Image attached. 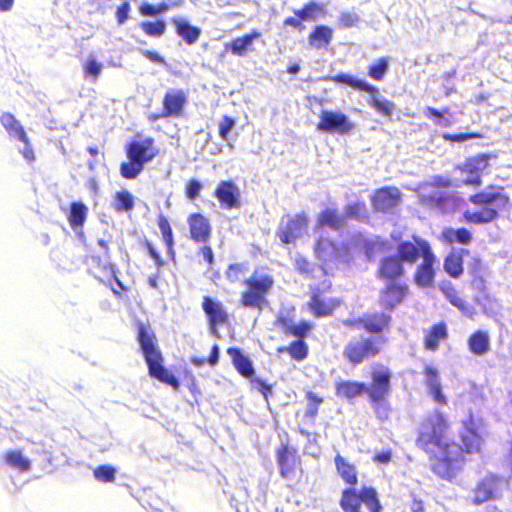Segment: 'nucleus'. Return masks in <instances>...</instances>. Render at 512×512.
Wrapping results in <instances>:
<instances>
[{
	"label": "nucleus",
	"mask_w": 512,
	"mask_h": 512,
	"mask_svg": "<svg viewBox=\"0 0 512 512\" xmlns=\"http://www.w3.org/2000/svg\"><path fill=\"white\" fill-rule=\"evenodd\" d=\"M415 444L427 455L432 472L442 479H453L465 464L453 439L452 423L442 411L434 410L421 420Z\"/></svg>",
	"instance_id": "nucleus-1"
},
{
	"label": "nucleus",
	"mask_w": 512,
	"mask_h": 512,
	"mask_svg": "<svg viewBox=\"0 0 512 512\" xmlns=\"http://www.w3.org/2000/svg\"><path fill=\"white\" fill-rule=\"evenodd\" d=\"M341 324L351 330L363 329L369 336H360L348 341L342 351L347 364L359 366L379 356L388 343L386 334L392 326V316L386 311L365 313L355 318H346Z\"/></svg>",
	"instance_id": "nucleus-2"
},
{
	"label": "nucleus",
	"mask_w": 512,
	"mask_h": 512,
	"mask_svg": "<svg viewBox=\"0 0 512 512\" xmlns=\"http://www.w3.org/2000/svg\"><path fill=\"white\" fill-rule=\"evenodd\" d=\"M334 465L338 476L348 485L341 492L339 506L343 512H361L364 504L370 512H382V505L377 490L372 486L358 484V471L354 463L337 453L334 457Z\"/></svg>",
	"instance_id": "nucleus-3"
},
{
	"label": "nucleus",
	"mask_w": 512,
	"mask_h": 512,
	"mask_svg": "<svg viewBox=\"0 0 512 512\" xmlns=\"http://www.w3.org/2000/svg\"><path fill=\"white\" fill-rule=\"evenodd\" d=\"M395 254L407 265L414 266L419 260L413 273V281L420 288H430L435 282L434 266L437 257L430 242L418 235L401 240L396 245Z\"/></svg>",
	"instance_id": "nucleus-4"
},
{
	"label": "nucleus",
	"mask_w": 512,
	"mask_h": 512,
	"mask_svg": "<svg viewBox=\"0 0 512 512\" xmlns=\"http://www.w3.org/2000/svg\"><path fill=\"white\" fill-rule=\"evenodd\" d=\"M468 201L479 207L476 211L466 210L462 218L466 223L483 225L496 221L503 212L510 211L512 201L502 185L489 184L468 197Z\"/></svg>",
	"instance_id": "nucleus-5"
},
{
	"label": "nucleus",
	"mask_w": 512,
	"mask_h": 512,
	"mask_svg": "<svg viewBox=\"0 0 512 512\" xmlns=\"http://www.w3.org/2000/svg\"><path fill=\"white\" fill-rule=\"evenodd\" d=\"M136 328L137 341L147 364L149 376L177 390L180 387V381L165 368L164 358L151 325L137 321Z\"/></svg>",
	"instance_id": "nucleus-6"
},
{
	"label": "nucleus",
	"mask_w": 512,
	"mask_h": 512,
	"mask_svg": "<svg viewBox=\"0 0 512 512\" xmlns=\"http://www.w3.org/2000/svg\"><path fill=\"white\" fill-rule=\"evenodd\" d=\"M275 325L285 336L295 338L289 344L278 347V353H287L297 362L305 360L309 355V346L305 339L311 335L313 324L306 320L295 323L289 312H279L275 318Z\"/></svg>",
	"instance_id": "nucleus-7"
},
{
	"label": "nucleus",
	"mask_w": 512,
	"mask_h": 512,
	"mask_svg": "<svg viewBox=\"0 0 512 512\" xmlns=\"http://www.w3.org/2000/svg\"><path fill=\"white\" fill-rule=\"evenodd\" d=\"M370 376L371 381L366 384L365 394L377 417L385 421L391 412L389 396L392 389V371L388 366L376 363L371 366Z\"/></svg>",
	"instance_id": "nucleus-8"
},
{
	"label": "nucleus",
	"mask_w": 512,
	"mask_h": 512,
	"mask_svg": "<svg viewBox=\"0 0 512 512\" xmlns=\"http://www.w3.org/2000/svg\"><path fill=\"white\" fill-rule=\"evenodd\" d=\"M127 161L120 164V175L124 179H135L144 170L145 164L159 156L160 151L153 137L132 140L124 147Z\"/></svg>",
	"instance_id": "nucleus-9"
},
{
	"label": "nucleus",
	"mask_w": 512,
	"mask_h": 512,
	"mask_svg": "<svg viewBox=\"0 0 512 512\" xmlns=\"http://www.w3.org/2000/svg\"><path fill=\"white\" fill-rule=\"evenodd\" d=\"M274 277L259 269H255L244 281V289L240 293L238 305L245 309L262 311L268 304V295L274 287Z\"/></svg>",
	"instance_id": "nucleus-10"
},
{
	"label": "nucleus",
	"mask_w": 512,
	"mask_h": 512,
	"mask_svg": "<svg viewBox=\"0 0 512 512\" xmlns=\"http://www.w3.org/2000/svg\"><path fill=\"white\" fill-rule=\"evenodd\" d=\"M97 243L102 249L101 253L88 256L94 269L95 277L110 287L112 293L118 299H128L126 294L130 291V288L124 285L117 277L115 265L110 262V247L108 241L98 239Z\"/></svg>",
	"instance_id": "nucleus-11"
},
{
	"label": "nucleus",
	"mask_w": 512,
	"mask_h": 512,
	"mask_svg": "<svg viewBox=\"0 0 512 512\" xmlns=\"http://www.w3.org/2000/svg\"><path fill=\"white\" fill-rule=\"evenodd\" d=\"M335 83L345 84L354 90L367 92L370 94L368 103L375 111L382 116L390 118L394 110V103L386 98L379 96V89L362 79H357L350 74L343 72L337 73L331 77Z\"/></svg>",
	"instance_id": "nucleus-12"
},
{
	"label": "nucleus",
	"mask_w": 512,
	"mask_h": 512,
	"mask_svg": "<svg viewBox=\"0 0 512 512\" xmlns=\"http://www.w3.org/2000/svg\"><path fill=\"white\" fill-rule=\"evenodd\" d=\"M279 474L288 481L299 480L303 475L302 460L296 448L288 442L282 443L275 451Z\"/></svg>",
	"instance_id": "nucleus-13"
},
{
	"label": "nucleus",
	"mask_w": 512,
	"mask_h": 512,
	"mask_svg": "<svg viewBox=\"0 0 512 512\" xmlns=\"http://www.w3.org/2000/svg\"><path fill=\"white\" fill-rule=\"evenodd\" d=\"M504 478L488 473L480 478L472 489L471 503L479 506L485 502L500 499L503 495Z\"/></svg>",
	"instance_id": "nucleus-14"
},
{
	"label": "nucleus",
	"mask_w": 512,
	"mask_h": 512,
	"mask_svg": "<svg viewBox=\"0 0 512 512\" xmlns=\"http://www.w3.org/2000/svg\"><path fill=\"white\" fill-rule=\"evenodd\" d=\"M331 283L325 287L316 286L311 289L308 308L311 314L316 318L332 316L335 311L343 304V300L338 297H325V292L331 290Z\"/></svg>",
	"instance_id": "nucleus-15"
},
{
	"label": "nucleus",
	"mask_w": 512,
	"mask_h": 512,
	"mask_svg": "<svg viewBox=\"0 0 512 512\" xmlns=\"http://www.w3.org/2000/svg\"><path fill=\"white\" fill-rule=\"evenodd\" d=\"M378 295L379 304L384 310L392 311L410 296V286L406 280L383 282Z\"/></svg>",
	"instance_id": "nucleus-16"
},
{
	"label": "nucleus",
	"mask_w": 512,
	"mask_h": 512,
	"mask_svg": "<svg viewBox=\"0 0 512 512\" xmlns=\"http://www.w3.org/2000/svg\"><path fill=\"white\" fill-rule=\"evenodd\" d=\"M309 222V216L304 211L293 215H286V220L280 224L276 235L282 244L294 243L306 232Z\"/></svg>",
	"instance_id": "nucleus-17"
},
{
	"label": "nucleus",
	"mask_w": 512,
	"mask_h": 512,
	"mask_svg": "<svg viewBox=\"0 0 512 512\" xmlns=\"http://www.w3.org/2000/svg\"><path fill=\"white\" fill-rule=\"evenodd\" d=\"M491 157L488 153H481L467 158L463 163L458 164L455 168L465 175L462 183L476 187L480 186L482 184V175L490 166L489 160Z\"/></svg>",
	"instance_id": "nucleus-18"
},
{
	"label": "nucleus",
	"mask_w": 512,
	"mask_h": 512,
	"mask_svg": "<svg viewBox=\"0 0 512 512\" xmlns=\"http://www.w3.org/2000/svg\"><path fill=\"white\" fill-rule=\"evenodd\" d=\"M406 266L395 253H389L379 259L375 276L381 282L406 280Z\"/></svg>",
	"instance_id": "nucleus-19"
},
{
	"label": "nucleus",
	"mask_w": 512,
	"mask_h": 512,
	"mask_svg": "<svg viewBox=\"0 0 512 512\" xmlns=\"http://www.w3.org/2000/svg\"><path fill=\"white\" fill-rule=\"evenodd\" d=\"M316 128L322 132L344 135L354 129V124L349 117L341 111L322 110L319 114V121L316 124Z\"/></svg>",
	"instance_id": "nucleus-20"
},
{
	"label": "nucleus",
	"mask_w": 512,
	"mask_h": 512,
	"mask_svg": "<svg viewBox=\"0 0 512 512\" xmlns=\"http://www.w3.org/2000/svg\"><path fill=\"white\" fill-rule=\"evenodd\" d=\"M201 308L212 333H215L218 327L229 324L230 313L219 299L205 295L202 297Z\"/></svg>",
	"instance_id": "nucleus-21"
},
{
	"label": "nucleus",
	"mask_w": 512,
	"mask_h": 512,
	"mask_svg": "<svg viewBox=\"0 0 512 512\" xmlns=\"http://www.w3.org/2000/svg\"><path fill=\"white\" fill-rule=\"evenodd\" d=\"M187 104V93L183 89H169L162 98V109L160 114L151 115L149 118L156 121L160 118H171L182 116Z\"/></svg>",
	"instance_id": "nucleus-22"
},
{
	"label": "nucleus",
	"mask_w": 512,
	"mask_h": 512,
	"mask_svg": "<svg viewBox=\"0 0 512 512\" xmlns=\"http://www.w3.org/2000/svg\"><path fill=\"white\" fill-rule=\"evenodd\" d=\"M293 14V16L286 17L283 20V25L294 28L301 33L306 29L304 22L317 20L319 16L325 14V7L321 3L309 1L300 9H295Z\"/></svg>",
	"instance_id": "nucleus-23"
},
{
	"label": "nucleus",
	"mask_w": 512,
	"mask_h": 512,
	"mask_svg": "<svg viewBox=\"0 0 512 512\" xmlns=\"http://www.w3.org/2000/svg\"><path fill=\"white\" fill-rule=\"evenodd\" d=\"M213 195L224 210H232L241 205L240 189L232 180H221L215 187Z\"/></svg>",
	"instance_id": "nucleus-24"
},
{
	"label": "nucleus",
	"mask_w": 512,
	"mask_h": 512,
	"mask_svg": "<svg viewBox=\"0 0 512 512\" xmlns=\"http://www.w3.org/2000/svg\"><path fill=\"white\" fill-rule=\"evenodd\" d=\"M189 237L195 243L206 244L210 241L212 227L209 218L200 212H193L187 216Z\"/></svg>",
	"instance_id": "nucleus-25"
},
{
	"label": "nucleus",
	"mask_w": 512,
	"mask_h": 512,
	"mask_svg": "<svg viewBox=\"0 0 512 512\" xmlns=\"http://www.w3.org/2000/svg\"><path fill=\"white\" fill-rule=\"evenodd\" d=\"M462 425L463 429L460 433L461 445H459V450L461 451V455L465 458V454H473L480 451L482 437L472 417L463 421Z\"/></svg>",
	"instance_id": "nucleus-26"
},
{
	"label": "nucleus",
	"mask_w": 512,
	"mask_h": 512,
	"mask_svg": "<svg viewBox=\"0 0 512 512\" xmlns=\"http://www.w3.org/2000/svg\"><path fill=\"white\" fill-rule=\"evenodd\" d=\"M400 192L395 187H382L372 195V204L377 211H388L400 201Z\"/></svg>",
	"instance_id": "nucleus-27"
},
{
	"label": "nucleus",
	"mask_w": 512,
	"mask_h": 512,
	"mask_svg": "<svg viewBox=\"0 0 512 512\" xmlns=\"http://www.w3.org/2000/svg\"><path fill=\"white\" fill-rule=\"evenodd\" d=\"M422 373L425 376V384L433 401L441 405H446L447 398L442 392L438 369L432 365H425Z\"/></svg>",
	"instance_id": "nucleus-28"
},
{
	"label": "nucleus",
	"mask_w": 512,
	"mask_h": 512,
	"mask_svg": "<svg viewBox=\"0 0 512 512\" xmlns=\"http://www.w3.org/2000/svg\"><path fill=\"white\" fill-rule=\"evenodd\" d=\"M449 337L447 323L439 321L431 325L424 334L423 347L428 351L438 350L440 344L446 341Z\"/></svg>",
	"instance_id": "nucleus-29"
},
{
	"label": "nucleus",
	"mask_w": 512,
	"mask_h": 512,
	"mask_svg": "<svg viewBox=\"0 0 512 512\" xmlns=\"http://www.w3.org/2000/svg\"><path fill=\"white\" fill-rule=\"evenodd\" d=\"M261 36L262 33L260 31L253 30L226 43L225 50H229L234 56L243 57L254 50L252 47L253 41Z\"/></svg>",
	"instance_id": "nucleus-30"
},
{
	"label": "nucleus",
	"mask_w": 512,
	"mask_h": 512,
	"mask_svg": "<svg viewBox=\"0 0 512 512\" xmlns=\"http://www.w3.org/2000/svg\"><path fill=\"white\" fill-rule=\"evenodd\" d=\"M227 354L230 356L234 368L241 376L248 379L252 378L255 373L253 363L239 347H229Z\"/></svg>",
	"instance_id": "nucleus-31"
},
{
	"label": "nucleus",
	"mask_w": 512,
	"mask_h": 512,
	"mask_svg": "<svg viewBox=\"0 0 512 512\" xmlns=\"http://www.w3.org/2000/svg\"><path fill=\"white\" fill-rule=\"evenodd\" d=\"M469 250L460 249V250H452L450 251L444 258L443 268L444 271L451 278H459L464 272V260L463 256L467 255Z\"/></svg>",
	"instance_id": "nucleus-32"
},
{
	"label": "nucleus",
	"mask_w": 512,
	"mask_h": 512,
	"mask_svg": "<svg viewBox=\"0 0 512 512\" xmlns=\"http://www.w3.org/2000/svg\"><path fill=\"white\" fill-rule=\"evenodd\" d=\"M421 200L426 206L436 208L441 212L452 209L456 203V198L453 195L439 191L423 194Z\"/></svg>",
	"instance_id": "nucleus-33"
},
{
	"label": "nucleus",
	"mask_w": 512,
	"mask_h": 512,
	"mask_svg": "<svg viewBox=\"0 0 512 512\" xmlns=\"http://www.w3.org/2000/svg\"><path fill=\"white\" fill-rule=\"evenodd\" d=\"M89 214L88 206L82 201H73L70 203L67 220L73 230L82 229Z\"/></svg>",
	"instance_id": "nucleus-34"
},
{
	"label": "nucleus",
	"mask_w": 512,
	"mask_h": 512,
	"mask_svg": "<svg viewBox=\"0 0 512 512\" xmlns=\"http://www.w3.org/2000/svg\"><path fill=\"white\" fill-rule=\"evenodd\" d=\"M440 290L451 305L458 308L464 315L473 317L475 314L473 307L460 296L458 290L451 283L441 286Z\"/></svg>",
	"instance_id": "nucleus-35"
},
{
	"label": "nucleus",
	"mask_w": 512,
	"mask_h": 512,
	"mask_svg": "<svg viewBox=\"0 0 512 512\" xmlns=\"http://www.w3.org/2000/svg\"><path fill=\"white\" fill-rule=\"evenodd\" d=\"M333 39V30L326 25H317L308 35V43L315 49H326Z\"/></svg>",
	"instance_id": "nucleus-36"
},
{
	"label": "nucleus",
	"mask_w": 512,
	"mask_h": 512,
	"mask_svg": "<svg viewBox=\"0 0 512 512\" xmlns=\"http://www.w3.org/2000/svg\"><path fill=\"white\" fill-rule=\"evenodd\" d=\"M467 345L469 351L477 356L486 354L490 349V338L487 331L475 330L472 332L468 339Z\"/></svg>",
	"instance_id": "nucleus-37"
},
{
	"label": "nucleus",
	"mask_w": 512,
	"mask_h": 512,
	"mask_svg": "<svg viewBox=\"0 0 512 512\" xmlns=\"http://www.w3.org/2000/svg\"><path fill=\"white\" fill-rule=\"evenodd\" d=\"M316 223L319 227L340 230L345 225V219L336 208H325L318 214Z\"/></svg>",
	"instance_id": "nucleus-38"
},
{
	"label": "nucleus",
	"mask_w": 512,
	"mask_h": 512,
	"mask_svg": "<svg viewBox=\"0 0 512 512\" xmlns=\"http://www.w3.org/2000/svg\"><path fill=\"white\" fill-rule=\"evenodd\" d=\"M366 383L359 381L345 380L336 383V395L348 400L354 399L365 393Z\"/></svg>",
	"instance_id": "nucleus-39"
},
{
	"label": "nucleus",
	"mask_w": 512,
	"mask_h": 512,
	"mask_svg": "<svg viewBox=\"0 0 512 512\" xmlns=\"http://www.w3.org/2000/svg\"><path fill=\"white\" fill-rule=\"evenodd\" d=\"M0 122L9 135L16 137L24 144H28V137L23 126L10 112H4L0 116Z\"/></svg>",
	"instance_id": "nucleus-40"
},
{
	"label": "nucleus",
	"mask_w": 512,
	"mask_h": 512,
	"mask_svg": "<svg viewBox=\"0 0 512 512\" xmlns=\"http://www.w3.org/2000/svg\"><path fill=\"white\" fill-rule=\"evenodd\" d=\"M176 34L181 37L188 45L194 44L201 35V29L190 25L186 20L173 19Z\"/></svg>",
	"instance_id": "nucleus-41"
},
{
	"label": "nucleus",
	"mask_w": 512,
	"mask_h": 512,
	"mask_svg": "<svg viewBox=\"0 0 512 512\" xmlns=\"http://www.w3.org/2000/svg\"><path fill=\"white\" fill-rule=\"evenodd\" d=\"M441 237L443 241L448 244L458 243L462 245H468L472 241V234L465 227H460L457 229L445 228L442 230Z\"/></svg>",
	"instance_id": "nucleus-42"
},
{
	"label": "nucleus",
	"mask_w": 512,
	"mask_h": 512,
	"mask_svg": "<svg viewBox=\"0 0 512 512\" xmlns=\"http://www.w3.org/2000/svg\"><path fill=\"white\" fill-rule=\"evenodd\" d=\"M157 225L161 232L162 240L166 246L167 252L171 257H174L175 255V241H174V235L172 226L170 224L169 219L163 215L160 214L157 217Z\"/></svg>",
	"instance_id": "nucleus-43"
},
{
	"label": "nucleus",
	"mask_w": 512,
	"mask_h": 512,
	"mask_svg": "<svg viewBox=\"0 0 512 512\" xmlns=\"http://www.w3.org/2000/svg\"><path fill=\"white\" fill-rule=\"evenodd\" d=\"M111 206L117 213L130 212L135 206L134 197L128 190L116 191Z\"/></svg>",
	"instance_id": "nucleus-44"
},
{
	"label": "nucleus",
	"mask_w": 512,
	"mask_h": 512,
	"mask_svg": "<svg viewBox=\"0 0 512 512\" xmlns=\"http://www.w3.org/2000/svg\"><path fill=\"white\" fill-rule=\"evenodd\" d=\"M5 462L20 472H26L31 468V462L24 457L20 450L7 451L3 456Z\"/></svg>",
	"instance_id": "nucleus-45"
},
{
	"label": "nucleus",
	"mask_w": 512,
	"mask_h": 512,
	"mask_svg": "<svg viewBox=\"0 0 512 512\" xmlns=\"http://www.w3.org/2000/svg\"><path fill=\"white\" fill-rule=\"evenodd\" d=\"M344 219L362 221L368 219L367 208L364 201H356L345 206Z\"/></svg>",
	"instance_id": "nucleus-46"
},
{
	"label": "nucleus",
	"mask_w": 512,
	"mask_h": 512,
	"mask_svg": "<svg viewBox=\"0 0 512 512\" xmlns=\"http://www.w3.org/2000/svg\"><path fill=\"white\" fill-rule=\"evenodd\" d=\"M139 27L145 35L154 38L163 36L166 31V24L163 20L142 21L139 23Z\"/></svg>",
	"instance_id": "nucleus-47"
},
{
	"label": "nucleus",
	"mask_w": 512,
	"mask_h": 512,
	"mask_svg": "<svg viewBox=\"0 0 512 512\" xmlns=\"http://www.w3.org/2000/svg\"><path fill=\"white\" fill-rule=\"evenodd\" d=\"M307 400V409L305 417L314 419L319 412V407L323 403V397L315 394L313 391H307L305 394Z\"/></svg>",
	"instance_id": "nucleus-48"
},
{
	"label": "nucleus",
	"mask_w": 512,
	"mask_h": 512,
	"mask_svg": "<svg viewBox=\"0 0 512 512\" xmlns=\"http://www.w3.org/2000/svg\"><path fill=\"white\" fill-rule=\"evenodd\" d=\"M364 253L369 259H373L377 254L387 250L389 243L382 239L369 240L364 243Z\"/></svg>",
	"instance_id": "nucleus-49"
},
{
	"label": "nucleus",
	"mask_w": 512,
	"mask_h": 512,
	"mask_svg": "<svg viewBox=\"0 0 512 512\" xmlns=\"http://www.w3.org/2000/svg\"><path fill=\"white\" fill-rule=\"evenodd\" d=\"M219 353H220L219 346L217 343H215L212 346L209 356L207 358L192 356L190 358V362L196 367H201V366L205 365L206 363L209 364L210 366H215L219 362Z\"/></svg>",
	"instance_id": "nucleus-50"
},
{
	"label": "nucleus",
	"mask_w": 512,
	"mask_h": 512,
	"mask_svg": "<svg viewBox=\"0 0 512 512\" xmlns=\"http://www.w3.org/2000/svg\"><path fill=\"white\" fill-rule=\"evenodd\" d=\"M93 475L100 482H114L116 478V469L108 464L99 465L93 470Z\"/></svg>",
	"instance_id": "nucleus-51"
},
{
	"label": "nucleus",
	"mask_w": 512,
	"mask_h": 512,
	"mask_svg": "<svg viewBox=\"0 0 512 512\" xmlns=\"http://www.w3.org/2000/svg\"><path fill=\"white\" fill-rule=\"evenodd\" d=\"M388 71V60L385 57L377 59L375 63L369 66L368 75L374 80L380 81Z\"/></svg>",
	"instance_id": "nucleus-52"
},
{
	"label": "nucleus",
	"mask_w": 512,
	"mask_h": 512,
	"mask_svg": "<svg viewBox=\"0 0 512 512\" xmlns=\"http://www.w3.org/2000/svg\"><path fill=\"white\" fill-rule=\"evenodd\" d=\"M169 9V5L165 2H161L157 5L149 3H142L139 5L138 10L142 16L153 17L166 12Z\"/></svg>",
	"instance_id": "nucleus-53"
},
{
	"label": "nucleus",
	"mask_w": 512,
	"mask_h": 512,
	"mask_svg": "<svg viewBox=\"0 0 512 512\" xmlns=\"http://www.w3.org/2000/svg\"><path fill=\"white\" fill-rule=\"evenodd\" d=\"M448 112V108H445L443 111H440L434 107H426V109L424 110V115L427 118H434L438 126L449 127L451 126V121L448 118L444 117V113Z\"/></svg>",
	"instance_id": "nucleus-54"
},
{
	"label": "nucleus",
	"mask_w": 512,
	"mask_h": 512,
	"mask_svg": "<svg viewBox=\"0 0 512 512\" xmlns=\"http://www.w3.org/2000/svg\"><path fill=\"white\" fill-rule=\"evenodd\" d=\"M83 74L85 77H89L92 80H96L102 71V64L96 59L90 58L82 65Z\"/></svg>",
	"instance_id": "nucleus-55"
},
{
	"label": "nucleus",
	"mask_w": 512,
	"mask_h": 512,
	"mask_svg": "<svg viewBox=\"0 0 512 512\" xmlns=\"http://www.w3.org/2000/svg\"><path fill=\"white\" fill-rule=\"evenodd\" d=\"M442 138L449 142H463L469 139H482L484 134L480 132H467V133H443Z\"/></svg>",
	"instance_id": "nucleus-56"
},
{
	"label": "nucleus",
	"mask_w": 512,
	"mask_h": 512,
	"mask_svg": "<svg viewBox=\"0 0 512 512\" xmlns=\"http://www.w3.org/2000/svg\"><path fill=\"white\" fill-rule=\"evenodd\" d=\"M247 270L248 268L244 263H233L227 267L225 275L230 282L234 283L239 281L241 275H243Z\"/></svg>",
	"instance_id": "nucleus-57"
},
{
	"label": "nucleus",
	"mask_w": 512,
	"mask_h": 512,
	"mask_svg": "<svg viewBox=\"0 0 512 512\" xmlns=\"http://www.w3.org/2000/svg\"><path fill=\"white\" fill-rule=\"evenodd\" d=\"M235 124L236 121L233 117L223 115L218 124L219 137L224 141L227 140L229 133L234 128Z\"/></svg>",
	"instance_id": "nucleus-58"
},
{
	"label": "nucleus",
	"mask_w": 512,
	"mask_h": 512,
	"mask_svg": "<svg viewBox=\"0 0 512 512\" xmlns=\"http://www.w3.org/2000/svg\"><path fill=\"white\" fill-rule=\"evenodd\" d=\"M202 188V183L199 180L192 178L186 181L184 194L189 200H194L199 197Z\"/></svg>",
	"instance_id": "nucleus-59"
},
{
	"label": "nucleus",
	"mask_w": 512,
	"mask_h": 512,
	"mask_svg": "<svg viewBox=\"0 0 512 512\" xmlns=\"http://www.w3.org/2000/svg\"><path fill=\"white\" fill-rule=\"evenodd\" d=\"M130 10L131 6L128 1H124L117 7L115 17L118 25H123L129 19Z\"/></svg>",
	"instance_id": "nucleus-60"
},
{
	"label": "nucleus",
	"mask_w": 512,
	"mask_h": 512,
	"mask_svg": "<svg viewBox=\"0 0 512 512\" xmlns=\"http://www.w3.org/2000/svg\"><path fill=\"white\" fill-rule=\"evenodd\" d=\"M251 384L255 387L267 400L269 395L272 392V385L268 384L265 380L261 378H253L251 379Z\"/></svg>",
	"instance_id": "nucleus-61"
},
{
	"label": "nucleus",
	"mask_w": 512,
	"mask_h": 512,
	"mask_svg": "<svg viewBox=\"0 0 512 512\" xmlns=\"http://www.w3.org/2000/svg\"><path fill=\"white\" fill-rule=\"evenodd\" d=\"M486 274L487 272L471 276L470 284L473 289L483 293L487 291Z\"/></svg>",
	"instance_id": "nucleus-62"
},
{
	"label": "nucleus",
	"mask_w": 512,
	"mask_h": 512,
	"mask_svg": "<svg viewBox=\"0 0 512 512\" xmlns=\"http://www.w3.org/2000/svg\"><path fill=\"white\" fill-rule=\"evenodd\" d=\"M468 272L471 276H474L487 272V267L483 264L479 257H474L468 266Z\"/></svg>",
	"instance_id": "nucleus-63"
},
{
	"label": "nucleus",
	"mask_w": 512,
	"mask_h": 512,
	"mask_svg": "<svg viewBox=\"0 0 512 512\" xmlns=\"http://www.w3.org/2000/svg\"><path fill=\"white\" fill-rule=\"evenodd\" d=\"M198 254L202 256L203 260L206 262L208 268H212L214 265V253L209 245L203 244L199 250Z\"/></svg>",
	"instance_id": "nucleus-64"
}]
</instances>
